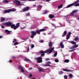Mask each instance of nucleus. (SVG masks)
Returning a JSON list of instances; mask_svg holds the SVG:
<instances>
[{"mask_svg":"<svg viewBox=\"0 0 79 79\" xmlns=\"http://www.w3.org/2000/svg\"><path fill=\"white\" fill-rule=\"evenodd\" d=\"M48 45H49V47H52V43L51 42H49V43Z\"/></svg>","mask_w":79,"mask_h":79,"instance_id":"nucleus-18","label":"nucleus"},{"mask_svg":"<svg viewBox=\"0 0 79 79\" xmlns=\"http://www.w3.org/2000/svg\"><path fill=\"white\" fill-rule=\"evenodd\" d=\"M69 78H72V77H73V75L71 74H70L69 75Z\"/></svg>","mask_w":79,"mask_h":79,"instance_id":"nucleus-34","label":"nucleus"},{"mask_svg":"<svg viewBox=\"0 0 79 79\" xmlns=\"http://www.w3.org/2000/svg\"><path fill=\"white\" fill-rule=\"evenodd\" d=\"M15 2L16 3L17 5H19V6H21V5H23V4L20 3L19 1L17 0H15Z\"/></svg>","mask_w":79,"mask_h":79,"instance_id":"nucleus-7","label":"nucleus"},{"mask_svg":"<svg viewBox=\"0 0 79 79\" xmlns=\"http://www.w3.org/2000/svg\"><path fill=\"white\" fill-rule=\"evenodd\" d=\"M67 34V32L65 31L64 32L63 34H62V37H64L65 35Z\"/></svg>","mask_w":79,"mask_h":79,"instance_id":"nucleus-19","label":"nucleus"},{"mask_svg":"<svg viewBox=\"0 0 79 79\" xmlns=\"http://www.w3.org/2000/svg\"><path fill=\"white\" fill-rule=\"evenodd\" d=\"M20 79L18 77L17 79H22V78H21V77H20Z\"/></svg>","mask_w":79,"mask_h":79,"instance_id":"nucleus-54","label":"nucleus"},{"mask_svg":"<svg viewBox=\"0 0 79 79\" xmlns=\"http://www.w3.org/2000/svg\"><path fill=\"white\" fill-rule=\"evenodd\" d=\"M61 27H63V26H65V25H62V26H60Z\"/></svg>","mask_w":79,"mask_h":79,"instance_id":"nucleus-58","label":"nucleus"},{"mask_svg":"<svg viewBox=\"0 0 79 79\" xmlns=\"http://www.w3.org/2000/svg\"><path fill=\"white\" fill-rule=\"evenodd\" d=\"M46 2H49L50 0H46Z\"/></svg>","mask_w":79,"mask_h":79,"instance_id":"nucleus-56","label":"nucleus"},{"mask_svg":"<svg viewBox=\"0 0 79 79\" xmlns=\"http://www.w3.org/2000/svg\"><path fill=\"white\" fill-rule=\"evenodd\" d=\"M18 42H16L14 44V45H18Z\"/></svg>","mask_w":79,"mask_h":79,"instance_id":"nucleus-42","label":"nucleus"},{"mask_svg":"<svg viewBox=\"0 0 79 79\" xmlns=\"http://www.w3.org/2000/svg\"><path fill=\"white\" fill-rule=\"evenodd\" d=\"M65 18H66L67 20L69 19V15H68L67 16H66L65 17Z\"/></svg>","mask_w":79,"mask_h":79,"instance_id":"nucleus-22","label":"nucleus"},{"mask_svg":"<svg viewBox=\"0 0 79 79\" xmlns=\"http://www.w3.org/2000/svg\"><path fill=\"white\" fill-rule=\"evenodd\" d=\"M60 45L62 48H64V45H63V43L62 42H61L60 43Z\"/></svg>","mask_w":79,"mask_h":79,"instance_id":"nucleus-15","label":"nucleus"},{"mask_svg":"<svg viewBox=\"0 0 79 79\" xmlns=\"http://www.w3.org/2000/svg\"><path fill=\"white\" fill-rule=\"evenodd\" d=\"M27 51L28 52H29V48L28 47L27 49Z\"/></svg>","mask_w":79,"mask_h":79,"instance_id":"nucleus-48","label":"nucleus"},{"mask_svg":"<svg viewBox=\"0 0 79 79\" xmlns=\"http://www.w3.org/2000/svg\"><path fill=\"white\" fill-rule=\"evenodd\" d=\"M18 48V47H17V46L15 47V48Z\"/></svg>","mask_w":79,"mask_h":79,"instance_id":"nucleus-62","label":"nucleus"},{"mask_svg":"<svg viewBox=\"0 0 79 79\" xmlns=\"http://www.w3.org/2000/svg\"><path fill=\"white\" fill-rule=\"evenodd\" d=\"M79 38H78V37H76V38H75V41H78V39Z\"/></svg>","mask_w":79,"mask_h":79,"instance_id":"nucleus-33","label":"nucleus"},{"mask_svg":"<svg viewBox=\"0 0 79 79\" xmlns=\"http://www.w3.org/2000/svg\"><path fill=\"white\" fill-rule=\"evenodd\" d=\"M78 46H79V45L78 44H76L74 46H73L71 48V49H73L72 50L70 51H69V52H73V50H76V49H75V48H77V47H78Z\"/></svg>","mask_w":79,"mask_h":79,"instance_id":"nucleus-4","label":"nucleus"},{"mask_svg":"<svg viewBox=\"0 0 79 79\" xmlns=\"http://www.w3.org/2000/svg\"><path fill=\"white\" fill-rule=\"evenodd\" d=\"M9 62H10V63H11V62H12V60H9Z\"/></svg>","mask_w":79,"mask_h":79,"instance_id":"nucleus-55","label":"nucleus"},{"mask_svg":"<svg viewBox=\"0 0 79 79\" xmlns=\"http://www.w3.org/2000/svg\"><path fill=\"white\" fill-rule=\"evenodd\" d=\"M57 52H56L54 55V57H55V56H56V55H57Z\"/></svg>","mask_w":79,"mask_h":79,"instance_id":"nucleus-30","label":"nucleus"},{"mask_svg":"<svg viewBox=\"0 0 79 79\" xmlns=\"http://www.w3.org/2000/svg\"><path fill=\"white\" fill-rule=\"evenodd\" d=\"M54 17V16L52 14H50L49 15V17L51 19H52V18H53Z\"/></svg>","mask_w":79,"mask_h":79,"instance_id":"nucleus-13","label":"nucleus"},{"mask_svg":"<svg viewBox=\"0 0 79 79\" xmlns=\"http://www.w3.org/2000/svg\"><path fill=\"white\" fill-rule=\"evenodd\" d=\"M3 3H8V1L6 0H5L3 1Z\"/></svg>","mask_w":79,"mask_h":79,"instance_id":"nucleus-32","label":"nucleus"},{"mask_svg":"<svg viewBox=\"0 0 79 79\" xmlns=\"http://www.w3.org/2000/svg\"><path fill=\"white\" fill-rule=\"evenodd\" d=\"M46 64H50L51 62H48L46 63Z\"/></svg>","mask_w":79,"mask_h":79,"instance_id":"nucleus-45","label":"nucleus"},{"mask_svg":"<svg viewBox=\"0 0 79 79\" xmlns=\"http://www.w3.org/2000/svg\"><path fill=\"white\" fill-rule=\"evenodd\" d=\"M29 10V7L24 8L22 10V11H26Z\"/></svg>","mask_w":79,"mask_h":79,"instance_id":"nucleus-10","label":"nucleus"},{"mask_svg":"<svg viewBox=\"0 0 79 79\" xmlns=\"http://www.w3.org/2000/svg\"><path fill=\"white\" fill-rule=\"evenodd\" d=\"M36 6V5H34L33 6L34 7V6Z\"/></svg>","mask_w":79,"mask_h":79,"instance_id":"nucleus-60","label":"nucleus"},{"mask_svg":"<svg viewBox=\"0 0 79 79\" xmlns=\"http://www.w3.org/2000/svg\"><path fill=\"white\" fill-rule=\"evenodd\" d=\"M31 34L32 35L31 36V38H33L34 36L35 35H36V34H37V33H36V32H35L34 31H31Z\"/></svg>","mask_w":79,"mask_h":79,"instance_id":"nucleus-8","label":"nucleus"},{"mask_svg":"<svg viewBox=\"0 0 79 79\" xmlns=\"http://www.w3.org/2000/svg\"><path fill=\"white\" fill-rule=\"evenodd\" d=\"M5 32H7V33H10V32H11V31H8L7 30H6L5 31Z\"/></svg>","mask_w":79,"mask_h":79,"instance_id":"nucleus-31","label":"nucleus"},{"mask_svg":"<svg viewBox=\"0 0 79 79\" xmlns=\"http://www.w3.org/2000/svg\"><path fill=\"white\" fill-rule=\"evenodd\" d=\"M32 69V67H31L28 69H29V70H30V69Z\"/></svg>","mask_w":79,"mask_h":79,"instance_id":"nucleus-50","label":"nucleus"},{"mask_svg":"<svg viewBox=\"0 0 79 79\" xmlns=\"http://www.w3.org/2000/svg\"><path fill=\"white\" fill-rule=\"evenodd\" d=\"M71 34V32H69L68 33V35L67 36L66 39L67 40H68V39H69V37H70Z\"/></svg>","mask_w":79,"mask_h":79,"instance_id":"nucleus-11","label":"nucleus"},{"mask_svg":"<svg viewBox=\"0 0 79 79\" xmlns=\"http://www.w3.org/2000/svg\"><path fill=\"white\" fill-rule=\"evenodd\" d=\"M6 26H11V28H14V30H15L16 29H18L19 27V25L20 24V23H18L16 24V26H15V25L13 24V23L10 22H9L6 23Z\"/></svg>","mask_w":79,"mask_h":79,"instance_id":"nucleus-1","label":"nucleus"},{"mask_svg":"<svg viewBox=\"0 0 79 79\" xmlns=\"http://www.w3.org/2000/svg\"><path fill=\"white\" fill-rule=\"evenodd\" d=\"M13 40L14 41H13V43H15V41H16V39H14Z\"/></svg>","mask_w":79,"mask_h":79,"instance_id":"nucleus-46","label":"nucleus"},{"mask_svg":"<svg viewBox=\"0 0 79 79\" xmlns=\"http://www.w3.org/2000/svg\"><path fill=\"white\" fill-rule=\"evenodd\" d=\"M45 66H50V65L49 64H47L46 65H45Z\"/></svg>","mask_w":79,"mask_h":79,"instance_id":"nucleus-41","label":"nucleus"},{"mask_svg":"<svg viewBox=\"0 0 79 79\" xmlns=\"http://www.w3.org/2000/svg\"><path fill=\"white\" fill-rule=\"evenodd\" d=\"M24 60L27 61H28V62H31V61L30 60H29V59H25Z\"/></svg>","mask_w":79,"mask_h":79,"instance_id":"nucleus-26","label":"nucleus"},{"mask_svg":"<svg viewBox=\"0 0 79 79\" xmlns=\"http://www.w3.org/2000/svg\"><path fill=\"white\" fill-rule=\"evenodd\" d=\"M38 69L39 70L40 72H41V71H42L43 72H44V71H44V70L43 69L41 68H38Z\"/></svg>","mask_w":79,"mask_h":79,"instance_id":"nucleus-17","label":"nucleus"},{"mask_svg":"<svg viewBox=\"0 0 79 79\" xmlns=\"http://www.w3.org/2000/svg\"><path fill=\"white\" fill-rule=\"evenodd\" d=\"M74 6H79V3L77 4H74L73 5Z\"/></svg>","mask_w":79,"mask_h":79,"instance_id":"nucleus-35","label":"nucleus"},{"mask_svg":"<svg viewBox=\"0 0 79 79\" xmlns=\"http://www.w3.org/2000/svg\"><path fill=\"white\" fill-rule=\"evenodd\" d=\"M64 71H67V72H73V70H68L67 69H64L63 70Z\"/></svg>","mask_w":79,"mask_h":79,"instance_id":"nucleus-12","label":"nucleus"},{"mask_svg":"<svg viewBox=\"0 0 79 79\" xmlns=\"http://www.w3.org/2000/svg\"><path fill=\"white\" fill-rule=\"evenodd\" d=\"M48 12V11H47V10H46L44 11V14H46V13H47Z\"/></svg>","mask_w":79,"mask_h":79,"instance_id":"nucleus-37","label":"nucleus"},{"mask_svg":"<svg viewBox=\"0 0 79 79\" xmlns=\"http://www.w3.org/2000/svg\"><path fill=\"white\" fill-rule=\"evenodd\" d=\"M55 61L56 63H58V62H59V60H58L56 59L55 60Z\"/></svg>","mask_w":79,"mask_h":79,"instance_id":"nucleus-36","label":"nucleus"},{"mask_svg":"<svg viewBox=\"0 0 79 79\" xmlns=\"http://www.w3.org/2000/svg\"><path fill=\"white\" fill-rule=\"evenodd\" d=\"M42 6H38L37 9H40L39 10H41V9L42 8Z\"/></svg>","mask_w":79,"mask_h":79,"instance_id":"nucleus-21","label":"nucleus"},{"mask_svg":"<svg viewBox=\"0 0 79 79\" xmlns=\"http://www.w3.org/2000/svg\"><path fill=\"white\" fill-rule=\"evenodd\" d=\"M52 26H54V27H55L56 28H58V27H60L57 26L56 27V26L54 24L52 23Z\"/></svg>","mask_w":79,"mask_h":79,"instance_id":"nucleus-27","label":"nucleus"},{"mask_svg":"<svg viewBox=\"0 0 79 79\" xmlns=\"http://www.w3.org/2000/svg\"><path fill=\"white\" fill-rule=\"evenodd\" d=\"M40 32H43V31H44L45 30V29H42L39 30Z\"/></svg>","mask_w":79,"mask_h":79,"instance_id":"nucleus-24","label":"nucleus"},{"mask_svg":"<svg viewBox=\"0 0 79 79\" xmlns=\"http://www.w3.org/2000/svg\"><path fill=\"white\" fill-rule=\"evenodd\" d=\"M23 67L20 66L19 67V68L20 69H21V71L22 72H24V69H23Z\"/></svg>","mask_w":79,"mask_h":79,"instance_id":"nucleus-16","label":"nucleus"},{"mask_svg":"<svg viewBox=\"0 0 79 79\" xmlns=\"http://www.w3.org/2000/svg\"><path fill=\"white\" fill-rule=\"evenodd\" d=\"M32 79H35V78H33Z\"/></svg>","mask_w":79,"mask_h":79,"instance_id":"nucleus-64","label":"nucleus"},{"mask_svg":"<svg viewBox=\"0 0 79 79\" xmlns=\"http://www.w3.org/2000/svg\"><path fill=\"white\" fill-rule=\"evenodd\" d=\"M30 15V14H29V13L26 14V16H29Z\"/></svg>","mask_w":79,"mask_h":79,"instance_id":"nucleus-43","label":"nucleus"},{"mask_svg":"<svg viewBox=\"0 0 79 79\" xmlns=\"http://www.w3.org/2000/svg\"><path fill=\"white\" fill-rule=\"evenodd\" d=\"M2 36H0V39H1V38H2Z\"/></svg>","mask_w":79,"mask_h":79,"instance_id":"nucleus-59","label":"nucleus"},{"mask_svg":"<svg viewBox=\"0 0 79 79\" xmlns=\"http://www.w3.org/2000/svg\"><path fill=\"white\" fill-rule=\"evenodd\" d=\"M31 48H34V45L33 44H32L31 45Z\"/></svg>","mask_w":79,"mask_h":79,"instance_id":"nucleus-39","label":"nucleus"},{"mask_svg":"<svg viewBox=\"0 0 79 79\" xmlns=\"http://www.w3.org/2000/svg\"><path fill=\"white\" fill-rule=\"evenodd\" d=\"M44 35H46V34L45 33H44Z\"/></svg>","mask_w":79,"mask_h":79,"instance_id":"nucleus-61","label":"nucleus"},{"mask_svg":"<svg viewBox=\"0 0 79 79\" xmlns=\"http://www.w3.org/2000/svg\"><path fill=\"white\" fill-rule=\"evenodd\" d=\"M13 58H15V57H13Z\"/></svg>","mask_w":79,"mask_h":79,"instance_id":"nucleus-63","label":"nucleus"},{"mask_svg":"<svg viewBox=\"0 0 79 79\" xmlns=\"http://www.w3.org/2000/svg\"><path fill=\"white\" fill-rule=\"evenodd\" d=\"M63 73V72H59V74H62Z\"/></svg>","mask_w":79,"mask_h":79,"instance_id":"nucleus-40","label":"nucleus"},{"mask_svg":"<svg viewBox=\"0 0 79 79\" xmlns=\"http://www.w3.org/2000/svg\"><path fill=\"white\" fill-rule=\"evenodd\" d=\"M78 10H73L70 14L71 16H74V13H76V12H77Z\"/></svg>","mask_w":79,"mask_h":79,"instance_id":"nucleus-9","label":"nucleus"},{"mask_svg":"<svg viewBox=\"0 0 79 79\" xmlns=\"http://www.w3.org/2000/svg\"><path fill=\"white\" fill-rule=\"evenodd\" d=\"M24 27H21V29H24Z\"/></svg>","mask_w":79,"mask_h":79,"instance_id":"nucleus-57","label":"nucleus"},{"mask_svg":"<svg viewBox=\"0 0 79 79\" xmlns=\"http://www.w3.org/2000/svg\"><path fill=\"white\" fill-rule=\"evenodd\" d=\"M5 20V19L4 18H1V21H4Z\"/></svg>","mask_w":79,"mask_h":79,"instance_id":"nucleus-29","label":"nucleus"},{"mask_svg":"<svg viewBox=\"0 0 79 79\" xmlns=\"http://www.w3.org/2000/svg\"><path fill=\"white\" fill-rule=\"evenodd\" d=\"M40 30L39 31L37 30L36 31V32L37 33V34H39V35H40Z\"/></svg>","mask_w":79,"mask_h":79,"instance_id":"nucleus-28","label":"nucleus"},{"mask_svg":"<svg viewBox=\"0 0 79 79\" xmlns=\"http://www.w3.org/2000/svg\"><path fill=\"white\" fill-rule=\"evenodd\" d=\"M60 45L62 48H64V45H63V43L62 42H61L60 43Z\"/></svg>","mask_w":79,"mask_h":79,"instance_id":"nucleus-14","label":"nucleus"},{"mask_svg":"<svg viewBox=\"0 0 79 79\" xmlns=\"http://www.w3.org/2000/svg\"><path fill=\"white\" fill-rule=\"evenodd\" d=\"M53 50H54V48H51V49H49L44 51H41L40 52V53H41V56H44V55H45V54L44 53H46L48 52V53H49V54H50L52 52V51H53Z\"/></svg>","mask_w":79,"mask_h":79,"instance_id":"nucleus-2","label":"nucleus"},{"mask_svg":"<svg viewBox=\"0 0 79 79\" xmlns=\"http://www.w3.org/2000/svg\"><path fill=\"white\" fill-rule=\"evenodd\" d=\"M79 2V0L76 1L75 2L73 3L72 4H69L68 5L67 7V8H69V7H71V6H74V4H76V3H77Z\"/></svg>","mask_w":79,"mask_h":79,"instance_id":"nucleus-5","label":"nucleus"},{"mask_svg":"<svg viewBox=\"0 0 79 79\" xmlns=\"http://www.w3.org/2000/svg\"><path fill=\"white\" fill-rule=\"evenodd\" d=\"M62 7H63V4H61L59 5L58 7V9H60V8H62Z\"/></svg>","mask_w":79,"mask_h":79,"instance_id":"nucleus-23","label":"nucleus"},{"mask_svg":"<svg viewBox=\"0 0 79 79\" xmlns=\"http://www.w3.org/2000/svg\"><path fill=\"white\" fill-rule=\"evenodd\" d=\"M64 79H67L68 78V77L66 75H65L64 76Z\"/></svg>","mask_w":79,"mask_h":79,"instance_id":"nucleus-38","label":"nucleus"},{"mask_svg":"<svg viewBox=\"0 0 79 79\" xmlns=\"http://www.w3.org/2000/svg\"><path fill=\"white\" fill-rule=\"evenodd\" d=\"M32 74H30V75H29V77H32Z\"/></svg>","mask_w":79,"mask_h":79,"instance_id":"nucleus-52","label":"nucleus"},{"mask_svg":"<svg viewBox=\"0 0 79 79\" xmlns=\"http://www.w3.org/2000/svg\"><path fill=\"white\" fill-rule=\"evenodd\" d=\"M1 27L2 28H5V27H4V26H3V25H2L1 26Z\"/></svg>","mask_w":79,"mask_h":79,"instance_id":"nucleus-49","label":"nucleus"},{"mask_svg":"<svg viewBox=\"0 0 79 79\" xmlns=\"http://www.w3.org/2000/svg\"><path fill=\"white\" fill-rule=\"evenodd\" d=\"M42 57H39L37 58V61L38 63H42Z\"/></svg>","mask_w":79,"mask_h":79,"instance_id":"nucleus-6","label":"nucleus"},{"mask_svg":"<svg viewBox=\"0 0 79 79\" xmlns=\"http://www.w3.org/2000/svg\"><path fill=\"white\" fill-rule=\"evenodd\" d=\"M70 43H71V44H73L74 45L76 44V43L74 41H70Z\"/></svg>","mask_w":79,"mask_h":79,"instance_id":"nucleus-20","label":"nucleus"},{"mask_svg":"<svg viewBox=\"0 0 79 79\" xmlns=\"http://www.w3.org/2000/svg\"><path fill=\"white\" fill-rule=\"evenodd\" d=\"M36 0H29V1H35Z\"/></svg>","mask_w":79,"mask_h":79,"instance_id":"nucleus-53","label":"nucleus"},{"mask_svg":"<svg viewBox=\"0 0 79 79\" xmlns=\"http://www.w3.org/2000/svg\"><path fill=\"white\" fill-rule=\"evenodd\" d=\"M40 42H41V43H42L44 42V40H41L40 41Z\"/></svg>","mask_w":79,"mask_h":79,"instance_id":"nucleus-44","label":"nucleus"},{"mask_svg":"<svg viewBox=\"0 0 79 79\" xmlns=\"http://www.w3.org/2000/svg\"><path fill=\"white\" fill-rule=\"evenodd\" d=\"M69 62V60L67 59L65 60H64V62H65V63H68Z\"/></svg>","mask_w":79,"mask_h":79,"instance_id":"nucleus-25","label":"nucleus"},{"mask_svg":"<svg viewBox=\"0 0 79 79\" xmlns=\"http://www.w3.org/2000/svg\"><path fill=\"white\" fill-rule=\"evenodd\" d=\"M21 1H29V0H21Z\"/></svg>","mask_w":79,"mask_h":79,"instance_id":"nucleus-47","label":"nucleus"},{"mask_svg":"<svg viewBox=\"0 0 79 79\" xmlns=\"http://www.w3.org/2000/svg\"><path fill=\"white\" fill-rule=\"evenodd\" d=\"M16 10V9L15 8H13L12 10L9 9L8 10H6L3 11V13L4 14H5V13H10V12H11V11H15Z\"/></svg>","mask_w":79,"mask_h":79,"instance_id":"nucleus-3","label":"nucleus"},{"mask_svg":"<svg viewBox=\"0 0 79 79\" xmlns=\"http://www.w3.org/2000/svg\"><path fill=\"white\" fill-rule=\"evenodd\" d=\"M45 60L47 61V60H49V59L48 58H46V59H45Z\"/></svg>","mask_w":79,"mask_h":79,"instance_id":"nucleus-51","label":"nucleus"}]
</instances>
